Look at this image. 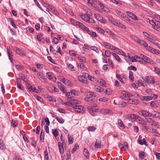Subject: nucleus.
<instances>
[{
  "mask_svg": "<svg viewBox=\"0 0 160 160\" xmlns=\"http://www.w3.org/2000/svg\"><path fill=\"white\" fill-rule=\"evenodd\" d=\"M80 17L84 21L88 23H93L95 22L92 18H90L87 14H82Z\"/></svg>",
  "mask_w": 160,
  "mask_h": 160,
  "instance_id": "1",
  "label": "nucleus"
},
{
  "mask_svg": "<svg viewBox=\"0 0 160 160\" xmlns=\"http://www.w3.org/2000/svg\"><path fill=\"white\" fill-rule=\"evenodd\" d=\"M131 61L132 62L139 61L142 63H144V60L142 58L138 57L137 56H135L134 57H132L131 58Z\"/></svg>",
  "mask_w": 160,
  "mask_h": 160,
  "instance_id": "2",
  "label": "nucleus"
},
{
  "mask_svg": "<svg viewBox=\"0 0 160 160\" xmlns=\"http://www.w3.org/2000/svg\"><path fill=\"white\" fill-rule=\"evenodd\" d=\"M122 94L121 97L123 99L126 98L132 97V95L130 93L124 91L122 92Z\"/></svg>",
  "mask_w": 160,
  "mask_h": 160,
  "instance_id": "3",
  "label": "nucleus"
},
{
  "mask_svg": "<svg viewBox=\"0 0 160 160\" xmlns=\"http://www.w3.org/2000/svg\"><path fill=\"white\" fill-rule=\"evenodd\" d=\"M94 16L96 19L99 21L102 22L103 23H105L106 20L105 19H104L103 17L100 16L97 14H95Z\"/></svg>",
  "mask_w": 160,
  "mask_h": 160,
  "instance_id": "4",
  "label": "nucleus"
},
{
  "mask_svg": "<svg viewBox=\"0 0 160 160\" xmlns=\"http://www.w3.org/2000/svg\"><path fill=\"white\" fill-rule=\"evenodd\" d=\"M139 114L141 115L144 116V117H150L152 116V115L149 112L144 110H142L139 111Z\"/></svg>",
  "mask_w": 160,
  "mask_h": 160,
  "instance_id": "5",
  "label": "nucleus"
},
{
  "mask_svg": "<svg viewBox=\"0 0 160 160\" xmlns=\"http://www.w3.org/2000/svg\"><path fill=\"white\" fill-rule=\"evenodd\" d=\"M80 102L77 99H72L70 101V103H69V106L73 108L76 104L79 103Z\"/></svg>",
  "mask_w": 160,
  "mask_h": 160,
  "instance_id": "6",
  "label": "nucleus"
},
{
  "mask_svg": "<svg viewBox=\"0 0 160 160\" xmlns=\"http://www.w3.org/2000/svg\"><path fill=\"white\" fill-rule=\"evenodd\" d=\"M152 99V97L151 96H143L142 98V102L143 103L147 104V101L151 100Z\"/></svg>",
  "mask_w": 160,
  "mask_h": 160,
  "instance_id": "7",
  "label": "nucleus"
},
{
  "mask_svg": "<svg viewBox=\"0 0 160 160\" xmlns=\"http://www.w3.org/2000/svg\"><path fill=\"white\" fill-rule=\"evenodd\" d=\"M144 80H146L147 82L148 83L153 84L154 83L153 79L151 76H147Z\"/></svg>",
  "mask_w": 160,
  "mask_h": 160,
  "instance_id": "8",
  "label": "nucleus"
},
{
  "mask_svg": "<svg viewBox=\"0 0 160 160\" xmlns=\"http://www.w3.org/2000/svg\"><path fill=\"white\" fill-rule=\"evenodd\" d=\"M78 78L79 81L84 83H87L88 82L87 79L85 76L83 75H81L78 76Z\"/></svg>",
  "mask_w": 160,
  "mask_h": 160,
  "instance_id": "9",
  "label": "nucleus"
},
{
  "mask_svg": "<svg viewBox=\"0 0 160 160\" xmlns=\"http://www.w3.org/2000/svg\"><path fill=\"white\" fill-rule=\"evenodd\" d=\"M126 13L127 15L132 19L138 20V19L137 17L132 13L129 11L127 12Z\"/></svg>",
  "mask_w": 160,
  "mask_h": 160,
  "instance_id": "10",
  "label": "nucleus"
},
{
  "mask_svg": "<svg viewBox=\"0 0 160 160\" xmlns=\"http://www.w3.org/2000/svg\"><path fill=\"white\" fill-rule=\"evenodd\" d=\"M73 108L76 112H80L83 111V107L82 106L76 105Z\"/></svg>",
  "mask_w": 160,
  "mask_h": 160,
  "instance_id": "11",
  "label": "nucleus"
},
{
  "mask_svg": "<svg viewBox=\"0 0 160 160\" xmlns=\"http://www.w3.org/2000/svg\"><path fill=\"white\" fill-rule=\"evenodd\" d=\"M88 110L90 113L92 115H93L94 114V112L96 111L97 108L95 107H90L88 108Z\"/></svg>",
  "mask_w": 160,
  "mask_h": 160,
  "instance_id": "12",
  "label": "nucleus"
},
{
  "mask_svg": "<svg viewBox=\"0 0 160 160\" xmlns=\"http://www.w3.org/2000/svg\"><path fill=\"white\" fill-rule=\"evenodd\" d=\"M152 116L155 118H160V112L154 111L152 112Z\"/></svg>",
  "mask_w": 160,
  "mask_h": 160,
  "instance_id": "13",
  "label": "nucleus"
},
{
  "mask_svg": "<svg viewBox=\"0 0 160 160\" xmlns=\"http://www.w3.org/2000/svg\"><path fill=\"white\" fill-rule=\"evenodd\" d=\"M128 102L130 104H137L138 103V101L136 99H128Z\"/></svg>",
  "mask_w": 160,
  "mask_h": 160,
  "instance_id": "14",
  "label": "nucleus"
},
{
  "mask_svg": "<svg viewBox=\"0 0 160 160\" xmlns=\"http://www.w3.org/2000/svg\"><path fill=\"white\" fill-rule=\"evenodd\" d=\"M146 153L143 151H141L139 152V158L141 159V160H142L144 157L146 156Z\"/></svg>",
  "mask_w": 160,
  "mask_h": 160,
  "instance_id": "15",
  "label": "nucleus"
},
{
  "mask_svg": "<svg viewBox=\"0 0 160 160\" xmlns=\"http://www.w3.org/2000/svg\"><path fill=\"white\" fill-rule=\"evenodd\" d=\"M98 2H97L95 0H93L92 1V8H94V9L95 10H99L98 9V8H97V6H98Z\"/></svg>",
  "mask_w": 160,
  "mask_h": 160,
  "instance_id": "16",
  "label": "nucleus"
},
{
  "mask_svg": "<svg viewBox=\"0 0 160 160\" xmlns=\"http://www.w3.org/2000/svg\"><path fill=\"white\" fill-rule=\"evenodd\" d=\"M83 154L87 158H89V152L88 151L87 149L84 148L83 151Z\"/></svg>",
  "mask_w": 160,
  "mask_h": 160,
  "instance_id": "17",
  "label": "nucleus"
},
{
  "mask_svg": "<svg viewBox=\"0 0 160 160\" xmlns=\"http://www.w3.org/2000/svg\"><path fill=\"white\" fill-rule=\"evenodd\" d=\"M59 149L60 153L61 154L63 153L64 152V149L63 148V146L62 145L61 143L59 142L58 143Z\"/></svg>",
  "mask_w": 160,
  "mask_h": 160,
  "instance_id": "18",
  "label": "nucleus"
},
{
  "mask_svg": "<svg viewBox=\"0 0 160 160\" xmlns=\"http://www.w3.org/2000/svg\"><path fill=\"white\" fill-rule=\"evenodd\" d=\"M94 89L95 91L98 92H102L104 90L103 88L100 87L98 86H95Z\"/></svg>",
  "mask_w": 160,
  "mask_h": 160,
  "instance_id": "19",
  "label": "nucleus"
},
{
  "mask_svg": "<svg viewBox=\"0 0 160 160\" xmlns=\"http://www.w3.org/2000/svg\"><path fill=\"white\" fill-rule=\"evenodd\" d=\"M101 146V142L100 140H96L95 145V147L96 148H99Z\"/></svg>",
  "mask_w": 160,
  "mask_h": 160,
  "instance_id": "20",
  "label": "nucleus"
},
{
  "mask_svg": "<svg viewBox=\"0 0 160 160\" xmlns=\"http://www.w3.org/2000/svg\"><path fill=\"white\" fill-rule=\"evenodd\" d=\"M79 27L81 29L83 30H84L87 31L88 30V28L84 25L82 23H81L79 25Z\"/></svg>",
  "mask_w": 160,
  "mask_h": 160,
  "instance_id": "21",
  "label": "nucleus"
},
{
  "mask_svg": "<svg viewBox=\"0 0 160 160\" xmlns=\"http://www.w3.org/2000/svg\"><path fill=\"white\" fill-rule=\"evenodd\" d=\"M112 55L114 57V58L117 61H118L119 62H122V60L119 57V56L118 55H117L114 53H112Z\"/></svg>",
  "mask_w": 160,
  "mask_h": 160,
  "instance_id": "22",
  "label": "nucleus"
},
{
  "mask_svg": "<svg viewBox=\"0 0 160 160\" xmlns=\"http://www.w3.org/2000/svg\"><path fill=\"white\" fill-rule=\"evenodd\" d=\"M87 32H88V34L92 36V37H97L98 36V35L96 34V32L90 31L89 30V29L87 31Z\"/></svg>",
  "mask_w": 160,
  "mask_h": 160,
  "instance_id": "23",
  "label": "nucleus"
},
{
  "mask_svg": "<svg viewBox=\"0 0 160 160\" xmlns=\"http://www.w3.org/2000/svg\"><path fill=\"white\" fill-rule=\"evenodd\" d=\"M84 100L86 101L90 102H92L94 101V99L93 98L91 97H86L84 98Z\"/></svg>",
  "mask_w": 160,
  "mask_h": 160,
  "instance_id": "24",
  "label": "nucleus"
},
{
  "mask_svg": "<svg viewBox=\"0 0 160 160\" xmlns=\"http://www.w3.org/2000/svg\"><path fill=\"white\" fill-rule=\"evenodd\" d=\"M138 142L141 145H142L144 144L145 145H146L147 142L145 138H143L142 140L141 139V140H138Z\"/></svg>",
  "mask_w": 160,
  "mask_h": 160,
  "instance_id": "25",
  "label": "nucleus"
},
{
  "mask_svg": "<svg viewBox=\"0 0 160 160\" xmlns=\"http://www.w3.org/2000/svg\"><path fill=\"white\" fill-rule=\"evenodd\" d=\"M145 120H146V122L148 123H152L154 122V120L149 118H145Z\"/></svg>",
  "mask_w": 160,
  "mask_h": 160,
  "instance_id": "26",
  "label": "nucleus"
},
{
  "mask_svg": "<svg viewBox=\"0 0 160 160\" xmlns=\"http://www.w3.org/2000/svg\"><path fill=\"white\" fill-rule=\"evenodd\" d=\"M78 148L79 146L77 144L75 145L74 148L71 151L72 153V154L74 153L75 152V151L78 149Z\"/></svg>",
  "mask_w": 160,
  "mask_h": 160,
  "instance_id": "27",
  "label": "nucleus"
},
{
  "mask_svg": "<svg viewBox=\"0 0 160 160\" xmlns=\"http://www.w3.org/2000/svg\"><path fill=\"white\" fill-rule=\"evenodd\" d=\"M100 86L101 87H105L106 85V82L103 79H100L99 82Z\"/></svg>",
  "mask_w": 160,
  "mask_h": 160,
  "instance_id": "28",
  "label": "nucleus"
},
{
  "mask_svg": "<svg viewBox=\"0 0 160 160\" xmlns=\"http://www.w3.org/2000/svg\"><path fill=\"white\" fill-rule=\"evenodd\" d=\"M38 76L40 78L43 79L44 81L46 80V78L43 76V74L41 72H39L37 74Z\"/></svg>",
  "mask_w": 160,
  "mask_h": 160,
  "instance_id": "29",
  "label": "nucleus"
},
{
  "mask_svg": "<svg viewBox=\"0 0 160 160\" xmlns=\"http://www.w3.org/2000/svg\"><path fill=\"white\" fill-rule=\"evenodd\" d=\"M18 122L17 121L14 120H12L11 123V124L12 126L13 127H14L16 126L18 124Z\"/></svg>",
  "mask_w": 160,
  "mask_h": 160,
  "instance_id": "30",
  "label": "nucleus"
},
{
  "mask_svg": "<svg viewBox=\"0 0 160 160\" xmlns=\"http://www.w3.org/2000/svg\"><path fill=\"white\" fill-rule=\"evenodd\" d=\"M89 131L93 132L96 129V128L94 126H89L88 128Z\"/></svg>",
  "mask_w": 160,
  "mask_h": 160,
  "instance_id": "31",
  "label": "nucleus"
},
{
  "mask_svg": "<svg viewBox=\"0 0 160 160\" xmlns=\"http://www.w3.org/2000/svg\"><path fill=\"white\" fill-rule=\"evenodd\" d=\"M144 63L148 62L151 63V61L150 59L147 57L146 56V58L144 59Z\"/></svg>",
  "mask_w": 160,
  "mask_h": 160,
  "instance_id": "32",
  "label": "nucleus"
},
{
  "mask_svg": "<svg viewBox=\"0 0 160 160\" xmlns=\"http://www.w3.org/2000/svg\"><path fill=\"white\" fill-rule=\"evenodd\" d=\"M0 148L2 149L5 148V146L4 145L1 139H0Z\"/></svg>",
  "mask_w": 160,
  "mask_h": 160,
  "instance_id": "33",
  "label": "nucleus"
},
{
  "mask_svg": "<svg viewBox=\"0 0 160 160\" xmlns=\"http://www.w3.org/2000/svg\"><path fill=\"white\" fill-rule=\"evenodd\" d=\"M136 120H138V122L141 124H143L144 123L143 120L139 116L138 117Z\"/></svg>",
  "mask_w": 160,
  "mask_h": 160,
  "instance_id": "34",
  "label": "nucleus"
},
{
  "mask_svg": "<svg viewBox=\"0 0 160 160\" xmlns=\"http://www.w3.org/2000/svg\"><path fill=\"white\" fill-rule=\"evenodd\" d=\"M129 74V78L132 81V82H133L134 80V78L132 72L131 71H130Z\"/></svg>",
  "mask_w": 160,
  "mask_h": 160,
  "instance_id": "35",
  "label": "nucleus"
},
{
  "mask_svg": "<svg viewBox=\"0 0 160 160\" xmlns=\"http://www.w3.org/2000/svg\"><path fill=\"white\" fill-rule=\"evenodd\" d=\"M56 118L57 121L60 123H63L64 122V120L61 118L57 117Z\"/></svg>",
  "mask_w": 160,
  "mask_h": 160,
  "instance_id": "36",
  "label": "nucleus"
},
{
  "mask_svg": "<svg viewBox=\"0 0 160 160\" xmlns=\"http://www.w3.org/2000/svg\"><path fill=\"white\" fill-rule=\"evenodd\" d=\"M45 7H47V9H48V10L50 11L54 9L53 8L52 6L47 4V3H46Z\"/></svg>",
  "mask_w": 160,
  "mask_h": 160,
  "instance_id": "37",
  "label": "nucleus"
},
{
  "mask_svg": "<svg viewBox=\"0 0 160 160\" xmlns=\"http://www.w3.org/2000/svg\"><path fill=\"white\" fill-rule=\"evenodd\" d=\"M131 36L132 39H133L135 41L137 42L138 43L139 42V41H140V40L138 39L137 37L131 35Z\"/></svg>",
  "mask_w": 160,
  "mask_h": 160,
  "instance_id": "38",
  "label": "nucleus"
},
{
  "mask_svg": "<svg viewBox=\"0 0 160 160\" xmlns=\"http://www.w3.org/2000/svg\"><path fill=\"white\" fill-rule=\"evenodd\" d=\"M70 91L72 93V95H73L76 96L78 95V91L74 90H72Z\"/></svg>",
  "mask_w": 160,
  "mask_h": 160,
  "instance_id": "39",
  "label": "nucleus"
},
{
  "mask_svg": "<svg viewBox=\"0 0 160 160\" xmlns=\"http://www.w3.org/2000/svg\"><path fill=\"white\" fill-rule=\"evenodd\" d=\"M87 96L88 97H95V96L94 95V93L92 92H87Z\"/></svg>",
  "mask_w": 160,
  "mask_h": 160,
  "instance_id": "40",
  "label": "nucleus"
},
{
  "mask_svg": "<svg viewBox=\"0 0 160 160\" xmlns=\"http://www.w3.org/2000/svg\"><path fill=\"white\" fill-rule=\"evenodd\" d=\"M119 104L120 106L121 107L127 106V103L123 101L119 102Z\"/></svg>",
  "mask_w": 160,
  "mask_h": 160,
  "instance_id": "41",
  "label": "nucleus"
},
{
  "mask_svg": "<svg viewBox=\"0 0 160 160\" xmlns=\"http://www.w3.org/2000/svg\"><path fill=\"white\" fill-rule=\"evenodd\" d=\"M116 77L117 78L118 80L121 82V83H124V81L122 80V78L121 77L120 75L118 74H117Z\"/></svg>",
  "mask_w": 160,
  "mask_h": 160,
  "instance_id": "42",
  "label": "nucleus"
},
{
  "mask_svg": "<svg viewBox=\"0 0 160 160\" xmlns=\"http://www.w3.org/2000/svg\"><path fill=\"white\" fill-rule=\"evenodd\" d=\"M52 133L54 136L56 138L58 135V130L56 129L52 131Z\"/></svg>",
  "mask_w": 160,
  "mask_h": 160,
  "instance_id": "43",
  "label": "nucleus"
},
{
  "mask_svg": "<svg viewBox=\"0 0 160 160\" xmlns=\"http://www.w3.org/2000/svg\"><path fill=\"white\" fill-rule=\"evenodd\" d=\"M96 28L99 32L103 34L104 33V31L101 28L98 27H97Z\"/></svg>",
  "mask_w": 160,
  "mask_h": 160,
  "instance_id": "44",
  "label": "nucleus"
},
{
  "mask_svg": "<svg viewBox=\"0 0 160 160\" xmlns=\"http://www.w3.org/2000/svg\"><path fill=\"white\" fill-rule=\"evenodd\" d=\"M68 66V68L71 70V71H74V67L73 65L70 64H67Z\"/></svg>",
  "mask_w": 160,
  "mask_h": 160,
  "instance_id": "45",
  "label": "nucleus"
},
{
  "mask_svg": "<svg viewBox=\"0 0 160 160\" xmlns=\"http://www.w3.org/2000/svg\"><path fill=\"white\" fill-rule=\"evenodd\" d=\"M143 33L144 36L145 37H146L147 38H148L149 39H151V38H152L153 37L152 36H150L146 32H143Z\"/></svg>",
  "mask_w": 160,
  "mask_h": 160,
  "instance_id": "46",
  "label": "nucleus"
},
{
  "mask_svg": "<svg viewBox=\"0 0 160 160\" xmlns=\"http://www.w3.org/2000/svg\"><path fill=\"white\" fill-rule=\"evenodd\" d=\"M21 79H22L23 81H24L25 82H26L27 84H28V79L25 77L24 76H21Z\"/></svg>",
  "mask_w": 160,
  "mask_h": 160,
  "instance_id": "47",
  "label": "nucleus"
},
{
  "mask_svg": "<svg viewBox=\"0 0 160 160\" xmlns=\"http://www.w3.org/2000/svg\"><path fill=\"white\" fill-rule=\"evenodd\" d=\"M111 90L110 89L108 88V89H106L105 90V93L106 94L109 95H110L111 93Z\"/></svg>",
  "mask_w": 160,
  "mask_h": 160,
  "instance_id": "48",
  "label": "nucleus"
},
{
  "mask_svg": "<svg viewBox=\"0 0 160 160\" xmlns=\"http://www.w3.org/2000/svg\"><path fill=\"white\" fill-rule=\"evenodd\" d=\"M73 140L74 139L72 137H70L68 138V142L69 144L72 143Z\"/></svg>",
  "mask_w": 160,
  "mask_h": 160,
  "instance_id": "49",
  "label": "nucleus"
},
{
  "mask_svg": "<svg viewBox=\"0 0 160 160\" xmlns=\"http://www.w3.org/2000/svg\"><path fill=\"white\" fill-rule=\"evenodd\" d=\"M155 39H156V38L155 37H153L152 38H151V39H148V41L149 42H152V43L153 44H155L156 43L155 41Z\"/></svg>",
  "mask_w": 160,
  "mask_h": 160,
  "instance_id": "50",
  "label": "nucleus"
},
{
  "mask_svg": "<svg viewBox=\"0 0 160 160\" xmlns=\"http://www.w3.org/2000/svg\"><path fill=\"white\" fill-rule=\"evenodd\" d=\"M10 48H9L7 47V53L8 54V57H9V58H10V55L11 54H12V52H11Z\"/></svg>",
  "mask_w": 160,
  "mask_h": 160,
  "instance_id": "51",
  "label": "nucleus"
},
{
  "mask_svg": "<svg viewBox=\"0 0 160 160\" xmlns=\"http://www.w3.org/2000/svg\"><path fill=\"white\" fill-rule=\"evenodd\" d=\"M118 26L120 28H123V29L126 28V27L125 26L122 24L120 22L119 23V24H118Z\"/></svg>",
  "mask_w": 160,
  "mask_h": 160,
  "instance_id": "52",
  "label": "nucleus"
},
{
  "mask_svg": "<svg viewBox=\"0 0 160 160\" xmlns=\"http://www.w3.org/2000/svg\"><path fill=\"white\" fill-rule=\"evenodd\" d=\"M66 94L65 95L66 96V97H67L68 98H71L72 97V94L71 92H66Z\"/></svg>",
  "mask_w": 160,
  "mask_h": 160,
  "instance_id": "53",
  "label": "nucleus"
},
{
  "mask_svg": "<svg viewBox=\"0 0 160 160\" xmlns=\"http://www.w3.org/2000/svg\"><path fill=\"white\" fill-rule=\"evenodd\" d=\"M91 49L92 50H93L97 52H99V50L97 47L94 46H92L91 47Z\"/></svg>",
  "mask_w": 160,
  "mask_h": 160,
  "instance_id": "54",
  "label": "nucleus"
},
{
  "mask_svg": "<svg viewBox=\"0 0 160 160\" xmlns=\"http://www.w3.org/2000/svg\"><path fill=\"white\" fill-rule=\"evenodd\" d=\"M78 59L81 62H85L86 61L85 58L83 57H79Z\"/></svg>",
  "mask_w": 160,
  "mask_h": 160,
  "instance_id": "55",
  "label": "nucleus"
},
{
  "mask_svg": "<svg viewBox=\"0 0 160 160\" xmlns=\"http://www.w3.org/2000/svg\"><path fill=\"white\" fill-rule=\"evenodd\" d=\"M152 53L156 54H158L160 53V52L159 51L157 50L154 49L153 48V49H152Z\"/></svg>",
  "mask_w": 160,
  "mask_h": 160,
  "instance_id": "56",
  "label": "nucleus"
},
{
  "mask_svg": "<svg viewBox=\"0 0 160 160\" xmlns=\"http://www.w3.org/2000/svg\"><path fill=\"white\" fill-rule=\"evenodd\" d=\"M130 118L131 119H136V118L138 117V116L133 114L130 115Z\"/></svg>",
  "mask_w": 160,
  "mask_h": 160,
  "instance_id": "57",
  "label": "nucleus"
},
{
  "mask_svg": "<svg viewBox=\"0 0 160 160\" xmlns=\"http://www.w3.org/2000/svg\"><path fill=\"white\" fill-rule=\"evenodd\" d=\"M154 71L159 75L160 74V69L157 68H154Z\"/></svg>",
  "mask_w": 160,
  "mask_h": 160,
  "instance_id": "58",
  "label": "nucleus"
},
{
  "mask_svg": "<svg viewBox=\"0 0 160 160\" xmlns=\"http://www.w3.org/2000/svg\"><path fill=\"white\" fill-rule=\"evenodd\" d=\"M92 1L93 0L91 1L90 0H88V5L92 8Z\"/></svg>",
  "mask_w": 160,
  "mask_h": 160,
  "instance_id": "59",
  "label": "nucleus"
},
{
  "mask_svg": "<svg viewBox=\"0 0 160 160\" xmlns=\"http://www.w3.org/2000/svg\"><path fill=\"white\" fill-rule=\"evenodd\" d=\"M116 13L119 15L121 17H122L123 16V14L122 12L121 11L118 10H117L116 11Z\"/></svg>",
  "mask_w": 160,
  "mask_h": 160,
  "instance_id": "60",
  "label": "nucleus"
},
{
  "mask_svg": "<svg viewBox=\"0 0 160 160\" xmlns=\"http://www.w3.org/2000/svg\"><path fill=\"white\" fill-rule=\"evenodd\" d=\"M108 99L107 98L105 97H103L102 98H99V101L105 102L107 101H108Z\"/></svg>",
  "mask_w": 160,
  "mask_h": 160,
  "instance_id": "61",
  "label": "nucleus"
},
{
  "mask_svg": "<svg viewBox=\"0 0 160 160\" xmlns=\"http://www.w3.org/2000/svg\"><path fill=\"white\" fill-rule=\"evenodd\" d=\"M105 55L107 57H109L110 56L111 53L108 50H106L105 52Z\"/></svg>",
  "mask_w": 160,
  "mask_h": 160,
  "instance_id": "62",
  "label": "nucleus"
},
{
  "mask_svg": "<svg viewBox=\"0 0 160 160\" xmlns=\"http://www.w3.org/2000/svg\"><path fill=\"white\" fill-rule=\"evenodd\" d=\"M44 120L47 125H49L50 124V122L48 118L47 117L45 118H44Z\"/></svg>",
  "mask_w": 160,
  "mask_h": 160,
  "instance_id": "63",
  "label": "nucleus"
},
{
  "mask_svg": "<svg viewBox=\"0 0 160 160\" xmlns=\"http://www.w3.org/2000/svg\"><path fill=\"white\" fill-rule=\"evenodd\" d=\"M14 51L16 52L19 55H20V49L17 48V47H15L14 48Z\"/></svg>",
  "mask_w": 160,
  "mask_h": 160,
  "instance_id": "64",
  "label": "nucleus"
}]
</instances>
